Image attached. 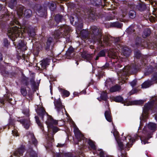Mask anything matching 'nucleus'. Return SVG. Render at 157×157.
Here are the masks:
<instances>
[{"instance_id":"nucleus-1","label":"nucleus","mask_w":157,"mask_h":157,"mask_svg":"<svg viewBox=\"0 0 157 157\" xmlns=\"http://www.w3.org/2000/svg\"><path fill=\"white\" fill-rule=\"evenodd\" d=\"M48 120L47 125L49 134L47 135L46 138L49 142L52 143L54 141V135L59 130V129L54 126L58 124L57 121L52 119L51 117H49Z\"/></svg>"},{"instance_id":"nucleus-2","label":"nucleus","mask_w":157,"mask_h":157,"mask_svg":"<svg viewBox=\"0 0 157 157\" xmlns=\"http://www.w3.org/2000/svg\"><path fill=\"white\" fill-rule=\"evenodd\" d=\"M112 66L113 69L117 73L120 80H124L127 79V76L130 72L131 69L129 65H127L122 68V65H119L118 62L113 61Z\"/></svg>"},{"instance_id":"nucleus-3","label":"nucleus","mask_w":157,"mask_h":157,"mask_svg":"<svg viewBox=\"0 0 157 157\" xmlns=\"http://www.w3.org/2000/svg\"><path fill=\"white\" fill-rule=\"evenodd\" d=\"M90 30V39L94 42L97 41L101 46H104L103 41L101 40L102 31L99 27L96 26H93L91 27Z\"/></svg>"},{"instance_id":"nucleus-4","label":"nucleus","mask_w":157,"mask_h":157,"mask_svg":"<svg viewBox=\"0 0 157 157\" xmlns=\"http://www.w3.org/2000/svg\"><path fill=\"white\" fill-rule=\"evenodd\" d=\"M111 101H114L116 102H120L124 104V105H142L146 100H139L130 101V99H110Z\"/></svg>"},{"instance_id":"nucleus-5","label":"nucleus","mask_w":157,"mask_h":157,"mask_svg":"<svg viewBox=\"0 0 157 157\" xmlns=\"http://www.w3.org/2000/svg\"><path fill=\"white\" fill-rule=\"evenodd\" d=\"M71 30V29L69 26L66 25H63L58 30L55 32L54 38L58 39L62 36L65 37V36L68 35Z\"/></svg>"},{"instance_id":"nucleus-6","label":"nucleus","mask_w":157,"mask_h":157,"mask_svg":"<svg viewBox=\"0 0 157 157\" xmlns=\"http://www.w3.org/2000/svg\"><path fill=\"white\" fill-rule=\"evenodd\" d=\"M21 31L20 28L17 26H14L8 29L7 34L9 37L13 41H14L15 40L16 38H17V37L20 36L21 33V35H23V33Z\"/></svg>"},{"instance_id":"nucleus-7","label":"nucleus","mask_w":157,"mask_h":157,"mask_svg":"<svg viewBox=\"0 0 157 157\" xmlns=\"http://www.w3.org/2000/svg\"><path fill=\"white\" fill-rule=\"evenodd\" d=\"M154 108L157 109V102L155 100H152L145 104L143 108V112L144 114H147L148 112L152 110Z\"/></svg>"},{"instance_id":"nucleus-8","label":"nucleus","mask_w":157,"mask_h":157,"mask_svg":"<svg viewBox=\"0 0 157 157\" xmlns=\"http://www.w3.org/2000/svg\"><path fill=\"white\" fill-rule=\"evenodd\" d=\"M36 111L38 115L41 118V119L44 121V117L46 116L47 117V121L46 122V123L47 124V122L48 121V118L49 117L53 119L51 116L48 115V113L46 112L44 108L43 107H38L37 109H36Z\"/></svg>"},{"instance_id":"nucleus-9","label":"nucleus","mask_w":157,"mask_h":157,"mask_svg":"<svg viewBox=\"0 0 157 157\" xmlns=\"http://www.w3.org/2000/svg\"><path fill=\"white\" fill-rule=\"evenodd\" d=\"M113 39H114L113 40L115 43L118 42L120 41L119 38H113L110 35H105L103 38V41L104 45L110 46V42Z\"/></svg>"},{"instance_id":"nucleus-10","label":"nucleus","mask_w":157,"mask_h":157,"mask_svg":"<svg viewBox=\"0 0 157 157\" xmlns=\"http://www.w3.org/2000/svg\"><path fill=\"white\" fill-rule=\"evenodd\" d=\"M75 136L78 141L84 140L85 138L84 136L81 133L78 128H76L74 130Z\"/></svg>"},{"instance_id":"nucleus-11","label":"nucleus","mask_w":157,"mask_h":157,"mask_svg":"<svg viewBox=\"0 0 157 157\" xmlns=\"http://www.w3.org/2000/svg\"><path fill=\"white\" fill-rule=\"evenodd\" d=\"M61 99H54V103L57 111L59 112L63 108V105L60 100Z\"/></svg>"},{"instance_id":"nucleus-12","label":"nucleus","mask_w":157,"mask_h":157,"mask_svg":"<svg viewBox=\"0 0 157 157\" xmlns=\"http://www.w3.org/2000/svg\"><path fill=\"white\" fill-rule=\"evenodd\" d=\"M143 133H144L145 135L147 136V139H145L144 140H142L140 138L141 143L144 144H145L146 143H149L148 142V140L151 137V136L152 134V133L151 132H148L147 130H145L144 129L143 130Z\"/></svg>"},{"instance_id":"nucleus-13","label":"nucleus","mask_w":157,"mask_h":157,"mask_svg":"<svg viewBox=\"0 0 157 157\" xmlns=\"http://www.w3.org/2000/svg\"><path fill=\"white\" fill-rule=\"evenodd\" d=\"M23 31L24 32H27L29 36L32 38L34 37L35 35L34 29L31 26L24 28Z\"/></svg>"},{"instance_id":"nucleus-14","label":"nucleus","mask_w":157,"mask_h":157,"mask_svg":"<svg viewBox=\"0 0 157 157\" xmlns=\"http://www.w3.org/2000/svg\"><path fill=\"white\" fill-rule=\"evenodd\" d=\"M108 109L105 111L104 115L107 121L109 122H111L112 121V114L109 105H108Z\"/></svg>"},{"instance_id":"nucleus-15","label":"nucleus","mask_w":157,"mask_h":157,"mask_svg":"<svg viewBox=\"0 0 157 157\" xmlns=\"http://www.w3.org/2000/svg\"><path fill=\"white\" fill-rule=\"evenodd\" d=\"M80 35L81 37L83 39H90V33L88 31L86 30H82L80 31Z\"/></svg>"},{"instance_id":"nucleus-16","label":"nucleus","mask_w":157,"mask_h":157,"mask_svg":"<svg viewBox=\"0 0 157 157\" xmlns=\"http://www.w3.org/2000/svg\"><path fill=\"white\" fill-rule=\"evenodd\" d=\"M84 13L87 17L92 19H93L94 17L95 12L91 9H86L85 10Z\"/></svg>"},{"instance_id":"nucleus-17","label":"nucleus","mask_w":157,"mask_h":157,"mask_svg":"<svg viewBox=\"0 0 157 157\" xmlns=\"http://www.w3.org/2000/svg\"><path fill=\"white\" fill-rule=\"evenodd\" d=\"M25 151V146H22L21 147L18 148L15 151L14 153V155L15 156L20 157V156L23 155Z\"/></svg>"},{"instance_id":"nucleus-18","label":"nucleus","mask_w":157,"mask_h":157,"mask_svg":"<svg viewBox=\"0 0 157 157\" xmlns=\"http://www.w3.org/2000/svg\"><path fill=\"white\" fill-rule=\"evenodd\" d=\"M19 121L26 129H28L29 128L30 123L29 119H21Z\"/></svg>"},{"instance_id":"nucleus-19","label":"nucleus","mask_w":157,"mask_h":157,"mask_svg":"<svg viewBox=\"0 0 157 157\" xmlns=\"http://www.w3.org/2000/svg\"><path fill=\"white\" fill-rule=\"evenodd\" d=\"M75 55L74 49L72 47H70L66 53V57L67 59H70L73 57Z\"/></svg>"},{"instance_id":"nucleus-20","label":"nucleus","mask_w":157,"mask_h":157,"mask_svg":"<svg viewBox=\"0 0 157 157\" xmlns=\"http://www.w3.org/2000/svg\"><path fill=\"white\" fill-rule=\"evenodd\" d=\"M117 142L119 148V150H120L121 151L120 156H118V157H126L125 155L121 152V151L124 149L123 142H122L120 139L117 140Z\"/></svg>"},{"instance_id":"nucleus-21","label":"nucleus","mask_w":157,"mask_h":157,"mask_svg":"<svg viewBox=\"0 0 157 157\" xmlns=\"http://www.w3.org/2000/svg\"><path fill=\"white\" fill-rule=\"evenodd\" d=\"M119 46L124 55L126 57L128 56L131 52V51L129 48L126 47L121 46L120 45Z\"/></svg>"},{"instance_id":"nucleus-22","label":"nucleus","mask_w":157,"mask_h":157,"mask_svg":"<svg viewBox=\"0 0 157 157\" xmlns=\"http://www.w3.org/2000/svg\"><path fill=\"white\" fill-rule=\"evenodd\" d=\"M35 119L36 123L38 125L39 127L41 130L43 132H44V129L43 124L40 121L39 119V117L37 116H35Z\"/></svg>"},{"instance_id":"nucleus-23","label":"nucleus","mask_w":157,"mask_h":157,"mask_svg":"<svg viewBox=\"0 0 157 157\" xmlns=\"http://www.w3.org/2000/svg\"><path fill=\"white\" fill-rule=\"evenodd\" d=\"M38 9L36 11L37 12L38 15L41 17H43L44 16L46 12V10L45 8H42L40 6H38Z\"/></svg>"},{"instance_id":"nucleus-24","label":"nucleus","mask_w":157,"mask_h":157,"mask_svg":"<svg viewBox=\"0 0 157 157\" xmlns=\"http://www.w3.org/2000/svg\"><path fill=\"white\" fill-rule=\"evenodd\" d=\"M17 47L18 48L21 49L22 51H25L27 49V47L25 43L22 41H19L17 44Z\"/></svg>"},{"instance_id":"nucleus-25","label":"nucleus","mask_w":157,"mask_h":157,"mask_svg":"<svg viewBox=\"0 0 157 157\" xmlns=\"http://www.w3.org/2000/svg\"><path fill=\"white\" fill-rule=\"evenodd\" d=\"M108 55L109 56L113 59H115L117 57V54L113 49L109 50L108 51Z\"/></svg>"},{"instance_id":"nucleus-26","label":"nucleus","mask_w":157,"mask_h":157,"mask_svg":"<svg viewBox=\"0 0 157 157\" xmlns=\"http://www.w3.org/2000/svg\"><path fill=\"white\" fill-rule=\"evenodd\" d=\"M70 20L71 23L72 25H77V21L78 20V18L75 15L71 16L70 18Z\"/></svg>"},{"instance_id":"nucleus-27","label":"nucleus","mask_w":157,"mask_h":157,"mask_svg":"<svg viewBox=\"0 0 157 157\" xmlns=\"http://www.w3.org/2000/svg\"><path fill=\"white\" fill-rule=\"evenodd\" d=\"M59 90L62 93L64 97H67L70 94V92L67 90L62 89V88H59Z\"/></svg>"},{"instance_id":"nucleus-28","label":"nucleus","mask_w":157,"mask_h":157,"mask_svg":"<svg viewBox=\"0 0 157 157\" xmlns=\"http://www.w3.org/2000/svg\"><path fill=\"white\" fill-rule=\"evenodd\" d=\"M156 124L155 123L150 122L147 125L148 128L150 130L155 131L156 128Z\"/></svg>"},{"instance_id":"nucleus-29","label":"nucleus","mask_w":157,"mask_h":157,"mask_svg":"<svg viewBox=\"0 0 157 157\" xmlns=\"http://www.w3.org/2000/svg\"><path fill=\"white\" fill-rule=\"evenodd\" d=\"M121 89L120 86L118 85H116L110 88L109 91L110 92H114L119 91Z\"/></svg>"},{"instance_id":"nucleus-30","label":"nucleus","mask_w":157,"mask_h":157,"mask_svg":"<svg viewBox=\"0 0 157 157\" xmlns=\"http://www.w3.org/2000/svg\"><path fill=\"white\" fill-rule=\"evenodd\" d=\"M24 8L23 6H20L17 9V15L20 17L23 14Z\"/></svg>"},{"instance_id":"nucleus-31","label":"nucleus","mask_w":157,"mask_h":157,"mask_svg":"<svg viewBox=\"0 0 157 157\" xmlns=\"http://www.w3.org/2000/svg\"><path fill=\"white\" fill-rule=\"evenodd\" d=\"M49 64L48 60L46 59L41 61L40 62V65L42 69H44L46 68V66L47 65Z\"/></svg>"},{"instance_id":"nucleus-32","label":"nucleus","mask_w":157,"mask_h":157,"mask_svg":"<svg viewBox=\"0 0 157 157\" xmlns=\"http://www.w3.org/2000/svg\"><path fill=\"white\" fill-rule=\"evenodd\" d=\"M135 44L137 47L143 46V44H142L141 38L139 37H137L135 40Z\"/></svg>"},{"instance_id":"nucleus-33","label":"nucleus","mask_w":157,"mask_h":157,"mask_svg":"<svg viewBox=\"0 0 157 157\" xmlns=\"http://www.w3.org/2000/svg\"><path fill=\"white\" fill-rule=\"evenodd\" d=\"M152 84V82L150 81H147L145 82L142 85V88H146L149 87Z\"/></svg>"},{"instance_id":"nucleus-34","label":"nucleus","mask_w":157,"mask_h":157,"mask_svg":"<svg viewBox=\"0 0 157 157\" xmlns=\"http://www.w3.org/2000/svg\"><path fill=\"white\" fill-rule=\"evenodd\" d=\"M151 33L150 30L148 29H144L143 34L142 36L144 38H145L149 36Z\"/></svg>"},{"instance_id":"nucleus-35","label":"nucleus","mask_w":157,"mask_h":157,"mask_svg":"<svg viewBox=\"0 0 157 157\" xmlns=\"http://www.w3.org/2000/svg\"><path fill=\"white\" fill-rule=\"evenodd\" d=\"M15 121L16 120L15 119L12 118L10 117L9 119V122L7 124L9 127L8 128H9L10 126L12 127L14 126L15 125Z\"/></svg>"},{"instance_id":"nucleus-36","label":"nucleus","mask_w":157,"mask_h":157,"mask_svg":"<svg viewBox=\"0 0 157 157\" xmlns=\"http://www.w3.org/2000/svg\"><path fill=\"white\" fill-rule=\"evenodd\" d=\"M17 4V0H10L9 2V6L11 9H13Z\"/></svg>"},{"instance_id":"nucleus-37","label":"nucleus","mask_w":157,"mask_h":157,"mask_svg":"<svg viewBox=\"0 0 157 157\" xmlns=\"http://www.w3.org/2000/svg\"><path fill=\"white\" fill-rule=\"evenodd\" d=\"M88 143L91 149L93 150H95L96 151H97L96 150V146L94 144V142L92 140H89Z\"/></svg>"},{"instance_id":"nucleus-38","label":"nucleus","mask_w":157,"mask_h":157,"mask_svg":"<svg viewBox=\"0 0 157 157\" xmlns=\"http://www.w3.org/2000/svg\"><path fill=\"white\" fill-rule=\"evenodd\" d=\"M30 135L31 136V139L33 144L35 146H36L38 143L37 140L36 139L33 133H31Z\"/></svg>"},{"instance_id":"nucleus-39","label":"nucleus","mask_w":157,"mask_h":157,"mask_svg":"<svg viewBox=\"0 0 157 157\" xmlns=\"http://www.w3.org/2000/svg\"><path fill=\"white\" fill-rule=\"evenodd\" d=\"M110 25L111 27L117 28H121L122 26V24L118 22L111 23Z\"/></svg>"},{"instance_id":"nucleus-40","label":"nucleus","mask_w":157,"mask_h":157,"mask_svg":"<svg viewBox=\"0 0 157 157\" xmlns=\"http://www.w3.org/2000/svg\"><path fill=\"white\" fill-rule=\"evenodd\" d=\"M135 30L133 26H130L126 29V32L129 34H131L134 32Z\"/></svg>"},{"instance_id":"nucleus-41","label":"nucleus","mask_w":157,"mask_h":157,"mask_svg":"<svg viewBox=\"0 0 157 157\" xmlns=\"http://www.w3.org/2000/svg\"><path fill=\"white\" fill-rule=\"evenodd\" d=\"M32 14V11L29 9L26 10L24 12V15L27 18H29Z\"/></svg>"},{"instance_id":"nucleus-42","label":"nucleus","mask_w":157,"mask_h":157,"mask_svg":"<svg viewBox=\"0 0 157 157\" xmlns=\"http://www.w3.org/2000/svg\"><path fill=\"white\" fill-rule=\"evenodd\" d=\"M96 152L98 155L100 156V157H105L104 152L101 149H98Z\"/></svg>"},{"instance_id":"nucleus-43","label":"nucleus","mask_w":157,"mask_h":157,"mask_svg":"<svg viewBox=\"0 0 157 157\" xmlns=\"http://www.w3.org/2000/svg\"><path fill=\"white\" fill-rule=\"evenodd\" d=\"M101 0H91L92 4L95 6H98L101 4Z\"/></svg>"},{"instance_id":"nucleus-44","label":"nucleus","mask_w":157,"mask_h":157,"mask_svg":"<svg viewBox=\"0 0 157 157\" xmlns=\"http://www.w3.org/2000/svg\"><path fill=\"white\" fill-rule=\"evenodd\" d=\"M30 157H37V154L33 149H31L29 153Z\"/></svg>"},{"instance_id":"nucleus-45","label":"nucleus","mask_w":157,"mask_h":157,"mask_svg":"<svg viewBox=\"0 0 157 157\" xmlns=\"http://www.w3.org/2000/svg\"><path fill=\"white\" fill-rule=\"evenodd\" d=\"M147 46L152 48H155L157 47V44L155 42L149 43L147 44Z\"/></svg>"},{"instance_id":"nucleus-46","label":"nucleus","mask_w":157,"mask_h":157,"mask_svg":"<svg viewBox=\"0 0 157 157\" xmlns=\"http://www.w3.org/2000/svg\"><path fill=\"white\" fill-rule=\"evenodd\" d=\"M128 14L129 17L132 18H134L136 16V13L134 10H130Z\"/></svg>"},{"instance_id":"nucleus-47","label":"nucleus","mask_w":157,"mask_h":157,"mask_svg":"<svg viewBox=\"0 0 157 157\" xmlns=\"http://www.w3.org/2000/svg\"><path fill=\"white\" fill-rule=\"evenodd\" d=\"M64 155L65 157H79L76 155H74L71 152L65 153Z\"/></svg>"},{"instance_id":"nucleus-48","label":"nucleus","mask_w":157,"mask_h":157,"mask_svg":"<svg viewBox=\"0 0 157 157\" xmlns=\"http://www.w3.org/2000/svg\"><path fill=\"white\" fill-rule=\"evenodd\" d=\"M62 16L59 14H57L55 17V20L57 22L61 21Z\"/></svg>"},{"instance_id":"nucleus-49","label":"nucleus","mask_w":157,"mask_h":157,"mask_svg":"<svg viewBox=\"0 0 157 157\" xmlns=\"http://www.w3.org/2000/svg\"><path fill=\"white\" fill-rule=\"evenodd\" d=\"M21 94L24 96H26L27 94V91L25 88L21 87Z\"/></svg>"},{"instance_id":"nucleus-50","label":"nucleus","mask_w":157,"mask_h":157,"mask_svg":"<svg viewBox=\"0 0 157 157\" xmlns=\"http://www.w3.org/2000/svg\"><path fill=\"white\" fill-rule=\"evenodd\" d=\"M12 100V99H0V102L3 105L5 104V101H7L10 102Z\"/></svg>"},{"instance_id":"nucleus-51","label":"nucleus","mask_w":157,"mask_h":157,"mask_svg":"<svg viewBox=\"0 0 157 157\" xmlns=\"http://www.w3.org/2000/svg\"><path fill=\"white\" fill-rule=\"evenodd\" d=\"M52 37H50L48 39L47 42V45L48 48L49 47L52 41Z\"/></svg>"},{"instance_id":"nucleus-52","label":"nucleus","mask_w":157,"mask_h":157,"mask_svg":"<svg viewBox=\"0 0 157 157\" xmlns=\"http://www.w3.org/2000/svg\"><path fill=\"white\" fill-rule=\"evenodd\" d=\"M86 56H88L89 58V57L90 56V54H88V52H83L82 53L81 56L83 58L85 59Z\"/></svg>"},{"instance_id":"nucleus-53","label":"nucleus","mask_w":157,"mask_h":157,"mask_svg":"<svg viewBox=\"0 0 157 157\" xmlns=\"http://www.w3.org/2000/svg\"><path fill=\"white\" fill-rule=\"evenodd\" d=\"M98 56L100 57H104L105 55V50H102L98 54Z\"/></svg>"},{"instance_id":"nucleus-54","label":"nucleus","mask_w":157,"mask_h":157,"mask_svg":"<svg viewBox=\"0 0 157 157\" xmlns=\"http://www.w3.org/2000/svg\"><path fill=\"white\" fill-rule=\"evenodd\" d=\"M135 57L137 58H139L141 56V53L139 51H136L134 53Z\"/></svg>"},{"instance_id":"nucleus-55","label":"nucleus","mask_w":157,"mask_h":157,"mask_svg":"<svg viewBox=\"0 0 157 157\" xmlns=\"http://www.w3.org/2000/svg\"><path fill=\"white\" fill-rule=\"evenodd\" d=\"M22 113L26 117H29V111L27 109H24L22 111Z\"/></svg>"},{"instance_id":"nucleus-56","label":"nucleus","mask_w":157,"mask_h":157,"mask_svg":"<svg viewBox=\"0 0 157 157\" xmlns=\"http://www.w3.org/2000/svg\"><path fill=\"white\" fill-rule=\"evenodd\" d=\"M107 96V93L105 92H103L101 94L100 98H106Z\"/></svg>"},{"instance_id":"nucleus-57","label":"nucleus","mask_w":157,"mask_h":157,"mask_svg":"<svg viewBox=\"0 0 157 157\" xmlns=\"http://www.w3.org/2000/svg\"><path fill=\"white\" fill-rule=\"evenodd\" d=\"M112 84V82L111 81V80L110 79H109L106 81L105 82V85L107 87L108 86H110Z\"/></svg>"},{"instance_id":"nucleus-58","label":"nucleus","mask_w":157,"mask_h":157,"mask_svg":"<svg viewBox=\"0 0 157 157\" xmlns=\"http://www.w3.org/2000/svg\"><path fill=\"white\" fill-rule=\"evenodd\" d=\"M128 137H129L128 139L130 141L132 142V143H133V142H135V139H134V138H131V136H128L126 137H125V140H126V138Z\"/></svg>"},{"instance_id":"nucleus-59","label":"nucleus","mask_w":157,"mask_h":157,"mask_svg":"<svg viewBox=\"0 0 157 157\" xmlns=\"http://www.w3.org/2000/svg\"><path fill=\"white\" fill-rule=\"evenodd\" d=\"M50 10L53 11L55 8V5L53 3H52L51 4V6L50 7Z\"/></svg>"},{"instance_id":"nucleus-60","label":"nucleus","mask_w":157,"mask_h":157,"mask_svg":"<svg viewBox=\"0 0 157 157\" xmlns=\"http://www.w3.org/2000/svg\"><path fill=\"white\" fill-rule=\"evenodd\" d=\"M76 24L77 25H76V26H77V28L78 29H82V28L83 25L82 23H81L79 25H78V23L77 22Z\"/></svg>"},{"instance_id":"nucleus-61","label":"nucleus","mask_w":157,"mask_h":157,"mask_svg":"<svg viewBox=\"0 0 157 157\" xmlns=\"http://www.w3.org/2000/svg\"><path fill=\"white\" fill-rule=\"evenodd\" d=\"M137 81L136 80H133L131 82L130 84L132 87L134 86L136 84Z\"/></svg>"},{"instance_id":"nucleus-62","label":"nucleus","mask_w":157,"mask_h":157,"mask_svg":"<svg viewBox=\"0 0 157 157\" xmlns=\"http://www.w3.org/2000/svg\"><path fill=\"white\" fill-rule=\"evenodd\" d=\"M18 23V21H17L16 20H15V19H14V20L13 21H11L10 23L11 25H14V24H17Z\"/></svg>"},{"instance_id":"nucleus-63","label":"nucleus","mask_w":157,"mask_h":157,"mask_svg":"<svg viewBox=\"0 0 157 157\" xmlns=\"http://www.w3.org/2000/svg\"><path fill=\"white\" fill-rule=\"evenodd\" d=\"M65 145V144H61L60 143H58L57 145V147H62Z\"/></svg>"},{"instance_id":"nucleus-64","label":"nucleus","mask_w":157,"mask_h":157,"mask_svg":"<svg viewBox=\"0 0 157 157\" xmlns=\"http://www.w3.org/2000/svg\"><path fill=\"white\" fill-rule=\"evenodd\" d=\"M152 80L153 81H155L157 80V73H155L154 75Z\"/></svg>"}]
</instances>
